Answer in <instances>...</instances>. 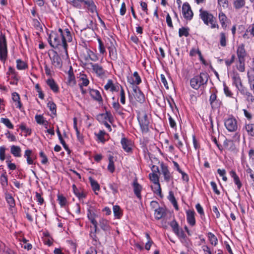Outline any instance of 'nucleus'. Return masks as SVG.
I'll list each match as a JSON object with an SVG mask.
<instances>
[{
  "mask_svg": "<svg viewBox=\"0 0 254 254\" xmlns=\"http://www.w3.org/2000/svg\"><path fill=\"white\" fill-rule=\"evenodd\" d=\"M0 179L1 184L3 187H6L8 185V178L6 172L1 175Z\"/></svg>",
  "mask_w": 254,
  "mask_h": 254,
  "instance_id": "54",
  "label": "nucleus"
},
{
  "mask_svg": "<svg viewBox=\"0 0 254 254\" xmlns=\"http://www.w3.org/2000/svg\"><path fill=\"white\" fill-rule=\"evenodd\" d=\"M108 170L111 173H114L115 170L114 162V157L111 155L109 157V164L108 165Z\"/></svg>",
  "mask_w": 254,
  "mask_h": 254,
  "instance_id": "44",
  "label": "nucleus"
},
{
  "mask_svg": "<svg viewBox=\"0 0 254 254\" xmlns=\"http://www.w3.org/2000/svg\"><path fill=\"white\" fill-rule=\"evenodd\" d=\"M227 18L225 14L222 12H221L219 14V19L220 21V22L221 24L222 27L224 29H226L227 27V25L225 23V21H226Z\"/></svg>",
  "mask_w": 254,
  "mask_h": 254,
  "instance_id": "42",
  "label": "nucleus"
},
{
  "mask_svg": "<svg viewBox=\"0 0 254 254\" xmlns=\"http://www.w3.org/2000/svg\"><path fill=\"white\" fill-rule=\"evenodd\" d=\"M68 75L67 84L71 86L75 85L76 84V80L71 66H70L69 69L68 71Z\"/></svg>",
  "mask_w": 254,
  "mask_h": 254,
  "instance_id": "22",
  "label": "nucleus"
},
{
  "mask_svg": "<svg viewBox=\"0 0 254 254\" xmlns=\"http://www.w3.org/2000/svg\"><path fill=\"white\" fill-rule=\"evenodd\" d=\"M186 214H187V220L188 223L191 226H194L195 225L194 211L193 210L189 209L186 211Z\"/></svg>",
  "mask_w": 254,
  "mask_h": 254,
  "instance_id": "17",
  "label": "nucleus"
},
{
  "mask_svg": "<svg viewBox=\"0 0 254 254\" xmlns=\"http://www.w3.org/2000/svg\"><path fill=\"white\" fill-rule=\"evenodd\" d=\"M36 200L38 202V204L42 205L44 202V198L42 197L41 194L38 192H36L35 193Z\"/></svg>",
  "mask_w": 254,
  "mask_h": 254,
  "instance_id": "64",
  "label": "nucleus"
},
{
  "mask_svg": "<svg viewBox=\"0 0 254 254\" xmlns=\"http://www.w3.org/2000/svg\"><path fill=\"white\" fill-rule=\"evenodd\" d=\"M245 129L250 135L254 136V124H246Z\"/></svg>",
  "mask_w": 254,
  "mask_h": 254,
  "instance_id": "47",
  "label": "nucleus"
},
{
  "mask_svg": "<svg viewBox=\"0 0 254 254\" xmlns=\"http://www.w3.org/2000/svg\"><path fill=\"white\" fill-rule=\"evenodd\" d=\"M161 173L164 176V181L167 183L173 179V177L169 171L168 167L163 162L160 163Z\"/></svg>",
  "mask_w": 254,
  "mask_h": 254,
  "instance_id": "12",
  "label": "nucleus"
},
{
  "mask_svg": "<svg viewBox=\"0 0 254 254\" xmlns=\"http://www.w3.org/2000/svg\"><path fill=\"white\" fill-rule=\"evenodd\" d=\"M132 186L133 187V191L135 195L137 196V198L141 199V191L142 190V187L138 183L136 179L134 180L132 184Z\"/></svg>",
  "mask_w": 254,
  "mask_h": 254,
  "instance_id": "20",
  "label": "nucleus"
},
{
  "mask_svg": "<svg viewBox=\"0 0 254 254\" xmlns=\"http://www.w3.org/2000/svg\"><path fill=\"white\" fill-rule=\"evenodd\" d=\"M46 83L54 92L58 93L59 92V86L53 78L47 79Z\"/></svg>",
  "mask_w": 254,
  "mask_h": 254,
  "instance_id": "24",
  "label": "nucleus"
},
{
  "mask_svg": "<svg viewBox=\"0 0 254 254\" xmlns=\"http://www.w3.org/2000/svg\"><path fill=\"white\" fill-rule=\"evenodd\" d=\"M199 12L200 18L205 24L208 25L210 24L211 28H219V25L217 24L216 18L211 13L202 8L199 10Z\"/></svg>",
  "mask_w": 254,
  "mask_h": 254,
  "instance_id": "4",
  "label": "nucleus"
},
{
  "mask_svg": "<svg viewBox=\"0 0 254 254\" xmlns=\"http://www.w3.org/2000/svg\"><path fill=\"white\" fill-rule=\"evenodd\" d=\"M112 105L117 114L121 116H123L125 114L123 112L124 109L120 105L118 101L113 102Z\"/></svg>",
  "mask_w": 254,
  "mask_h": 254,
  "instance_id": "29",
  "label": "nucleus"
},
{
  "mask_svg": "<svg viewBox=\"0 0 254 254\" xmlns=\"http://www.w3.org/2000/svg\"><path fill=\"white\" fill-rule=\"evenodd\" d=\"M106 132L104 130H100L98 134H97L98 139L102 142L104 143L106 141V139L104 138V135Z\"/></svg>",
  "mask_w": 254,
  "mask_h": 254,
  "instance_id": "60",
  "label": "nucleus"
},
{
  "mask_svg": "<svg viewBox=\"0 0 254 254\" xmlns=\"http://www.w3.org/2000/svg\"><path fill=\"white\" fill-rule=\"evenodd\" d=\"M5 199L7 203L11 208H13L15 206V203L14 198L12 197L11 194L6 193L5 196Z\"/></svg>",
  "mask_w": 254,
  "mask_h": 254,
  "instance_id": "41",
  "label": "nucleus"
},
{
  "mask_svg": "<svg viewBox=\"0 0 254 254\" xmlns=\"http://www.w3.org/2000/svg\"><path fill=\"white\" fill-rule=\"evenodd\" d=\"M21 149L18 146L12 145L10 146V153L16 157H20L21 154Z\"/></svg>",
  "mask_w": 254,
  "mask_h": 254,
  "instance_id": "30",
  "label": "nucleus"
},
{
  "mask_svg": "<svg viewBox=\"0 0 254 254\" xmlns=\"http://www.w3.org/2000/svg\"><path fill=\"white\" fill-rule=\"evenodd\" d=\"M113 212L115 217L118 219L120 218L123 215V212L119 205H114L113 206Z\"/></svg>",
  "mask_w": 254,
  "mask_h": 254,
  "instance_id": "43",
  "label": "nucleus"
},
{
  "mask_svg": "<svg viewBox=\"0 0 254 254\" xmlns=\"http://www.w3.org/2000/svg\"><path fill=\"white\" fill-rule=\"evenodd\" d=\"M88 45L89 42L86 43L85 41L80 42V52H81L80 56L84 61L83 62L80 60V62L85 65L87 64L89 60L93 61H96L97 60V57L93 52L88 48Z\"/></svg>",
  "mask_w": 254,
  "mask_h": 254,
  "instance_id": "2",
  "label": "nucleus"
},
{
  "mask_svg": "<svg viewBox=\"0 0 254 254\" xmlns=\"http://www.w3.org/2000/svg\"><path fill=\"white\" fill-rule=\"evenodd\" d=\"M98 42L99 43V49L100 53L102 54H104L106 53L104 43L100 38H98Z\"/></svg>",
  "mask_w": 254,
  "mask_h": 254,
  "instance_id": "61",
  "label": "nucleus"
},
{
  "mask_svg": "<svg viewBox=\"0 0 254 254\" xmlns=\"http://www.w3.org/2000/svg\"><path fill=\"white\" fill-rule=\"evenodd\" d=\"M220 44L223 47H226L227 45V36L224 32L220 33Z\"/></svg>",
  "mask_w": 254,
  "mask_h": 254,
  "instance_id": "48",
  "label": "nucleus"
},
{
  "mask_svg": "<svg viewBox=\"0 0 254 254\" xmlns=\"http://www.w3.org/2000/svg\"><path fill=\"white\" fill-rule=\"evenodd\" d=\"M237 55L239 60H245L247 53L245 49V45L244 44H241L238 46Z\"/></svg>",
  "mask_w": 254,
  "mask_h": 254,
  "instance_id": "16",
  "label": "nucleus"
},
{
  "mask_svg": "<svg viewBox=\"0 0 254 254\" xmlns=\"http://www.w3.org/2000/svg\"><path fill=\"white\" fill-rule=\"evenodd\" d=\"M231 78L233 81V84L236 87L242 83L239 73L236 71H233L231 73Z\"/></svg>",
  "mask_w": 254,
  "mask_h": 254,
  "instance_id": "21",
  "label": "nucleus"
},
{
  "mask_svg": "<svg viewBox=\"0 0 254 254\" xmlns=\"http://www.w3.org/2000/svg\"><path fill=\"white\" fill-rule=\"evenodd\" d=\"M150 180L154 184H160L159 182V177L157 173H150L149 174Z\"/></svg>",
  "mask_w": 254,
  "mask_h": 254,
  "instance_id": "55",
  "label": "nucleus"
},
{
  "mask_svg": "<svg viewBox=\"0 0 254 254\" xmlns=\"http://www.w3.org/2000/svg\"><path fill=\"white\" fill-rule=\"evenodd\" d=\"M16 62V68L18 70H24L28 68V66L27 63L21 59H17Z\"/></svg>",
  "mask_w": 254,
  "mask_h": 254,
  "instance_id": "39",
  "label": "nucleus"
},
{
  "mask_svg": "<svg viewBox=\"0 0 254 254\" xmlns=\"http://www.w3.org/2000/svg\"><path fill=\"white\" fill-rule=\"evenodd\" d=\"M87 216L91 223L93 224L94 228H95V232H97L99 231V229L97 227L98 222L95 219L96 214L94 213H92L91 211L88 210Z\"/></svg>",
  "mask_w": 254,
  "mask_h": 254,
  "instance_id": "23",
  "label": "nucleus"
},
{
  "mask_svg": "<svg viewBox=\"0 0 254 254\" xmlns=\"http://www.w3.org/2000/svg\"><path fill=\"white\" fill-rule=\"evenodd\" d=\"M245 5V0H234V7L237 9L242 8Z\"/></svg>",
  "mask_w": 254,
  "mask_h": 254,
  "instance_id": "49",
  "label": "nucleus"
},
{
  "mask_svg": "<svg viewBox=\"0 0 254 254\" xmlns=\"http://www.w3.org/2000/svg\"><path fill=\"white\" fill-rule=\"evenodd\" d=\"M209 76L206 72H200L199 75L194 76L190 80V86L195 90L201 87H204L207 84Z\"/></svg>",
  "mask_w": 254,
  "mask_h": 254,
  "instance_id": "3",
  "label": "nucleus"
},
{
  "mask_svg": "<svg viewBox=\"0 0 254 254\" xmlns=\"http://www.w3.org/2000/svg\"><path fill=\"white\" fill-rule=\"evenodd\" d=\"M245 60H239V64L237 66V69L241 72L245 71Z\"/></svg>",
  "mask_w": 254,
  "mask_h": 254,
  "instance_id": "59",
  "label": "nucleus"
},
{
  "mask_svg": "<svg viewBox=\"0 0 254 254\" xmlns=\"http://www.w3.org/2000/svg\"><path fill=\"white\" fill-rule=\"evenodd\" d=\"M48 41L52 47L59 50L58 52L63 58L68 57L67 42L72 41L71 33L68 29L65 28L63 30L60 28L57 32L51 31Z\"/></svg>",
  "mask_w": 254,
  "mask_h": 254,
  "instance_id": "1",
  "label": "nucleus"
},
{
  "mask_svg": "<svg viewBox=\"0 0 254 254\" xmlns=\"http://www.w3.org/2000/svg\"><path fill=\"white\" fill-rule=\"evenodd\" d=\"M89 181L93 190L97 194L98 193L96 192V191L100 190V188L99 184L96 180L92 179L91 177H90Z\"/></svg>",
  "mask_w": 254,
  "mask_h": 254,
  "instance_id": "37",
  "label": "nucleus"
},
{
  "mask_svg": "<svg viewBox=\"0 0 254 254\" xmlns=\"http://www.w3.org/2000/svg\"><path fill=\"white\" fill-rule=\"evenodd\" d=\"M229 174L230 176L233 179L234 182L237 186L238 190H240L242 187V183L240 181L239 177L233 170H231Z\"/></svg>",
  "mask_w": 254,
  "mask_h": 254,
  "instance_id": "18",
  "label": "nucleus"
},
{
  "mask_svg": "<svg viewBox=\"0 0 254 254\" xmlns=\"http://www.w3.org/2000/svg\"><path fill=\"white\" fill-rule=\"evenodd\" d=\"M190 28L189 27H183L179 30V36L181 37L183 36L188 37L189 36Z\"/></svg>",
  "mask_w": 254,
  "mask_h": 254,
  "instance_id": "45",
  "label": "nucleus"
},
{
  "mask_svg": "<svg viewBox=\"0 0 254 254\" xmlns=\"http://www.w3.org/2000/svg\"><path fill=\"white\" fill-rule=\"evenodd\" d=\"M0 122L1 123H3L7 128L9 129L13 128L14 126L8 119L2 118L0 119Z\"/></svg>",
  "mask_w": 254,
  "mask_h": 254,
  "instance_id": "52",
  "label": "nucleus"
},
{
  "mask_svg": "<svg viewBox=\"0 0 254 254\" xmlns=\"http://www.w3.org/2000/svg\"><path fill=\"white\" fill-rule=\"evenodd\" d=\"M133 95L136 100L139 103H143L145 101V97L139 87L136 85L133 86Z\"/></svg>",
  "mask_w": 254,
  "mask_h": 254,
  "instance_id": "13",
  "label": "nucleus"
},
{
  "mask_svg": "<svg viewBox=\"0 0 254 254\" xmlns=\"http://www.w3.org/2000/svg\"><path fill=\"white\" fill-rule=\"evenodd\" d=\"M89 94L92 98L98 102L100 104H103V100L99 91L96 89L89 88Z\"/></svg>",
  "mask_w": 254,
  "mask_h": 254,
  "instance_id": "14",
  "label": "nucleus"
},
{
  "mask_svg": "<svg viewBox=\"0 0 254 254\" xmlns=\"http://www.w3.org/2000/svg\"><path fill=\"white\" fill-rule=\"evenodd\" d=\"M98 223L100 227L103 230L106 231L110 230L109 222L106 219L100 218Z\"/></svg>",
  "mask_w": 254,
  "mask_h": 254,
  "instance_id": "32",
  "label": "nucleus"
},
{
  "mask_svg": "<svg viewBox=\"0 0 254 254\" xmlns=\"http://www.w3.org/2000/svg\"><path fill=\"white\" fill-rule=\"evenodd\" d=\"M217 93L216 90H212L209 99L211 107L213 110L219 109L223 105L222 102L218 98Z\"/></svg>",
  "mask_w": 254,
  "mask_h": 254,
  "instance_id": "7",
  "label": "nucleus"
},
{
  "mask_svg": "<svg viewBox=\"0 0 254 254\" xmlns=\"http://www.w3.org/2000/svg\"><path fill=\"white\" fill-rule=\"evenodd\" d=\"M109 188L112 190L113 193L116 194L118 193L119 184L117 183H112L109 184Z\"/></svg>",
  "mask_w": 254,
  "mask_h": 254,
  "instance_id": "53",
  "label": "nucleus"
},
{
  "mask_svg": "<svg viewBox=\"0 0 254 254\" xmlns=\"http://www.w3.org/2000/svg\"><path fill=\"white\" fill-rule=\"evenodd\" d=\"M209 240L212 245L216 246L217 244L218 240L216 237L211 232L208 233Z\"/></svg>",
  "mask_w": 254,
  "mask_h": 254,
  "instance_id": "50",
  "label": "nucleus"
},
{
  "mask_svg": "<svg viewBox=\"0 0 254 254\" xmlns=\"http://www.w3.org/2000/svg\"><path fill=\"white\" fill-rule=\"evenodd\" d=\"M48 55L51 60L52 64L57 68H61L63 65L62 60L60 57L61 56L59 52L52 49L48 52Z\"/></svg>",
  "mask_w": 254,
  "mask_h": 254,
  "instance_id": "6",
  "label": "nucleus"
},
{
  "mask_svg": "<svg viewBox=\"0 0 254 254\" xmlns=\"http://www.w3.org/2000/svg\"><path fill=\"white\" fill-rule=\"evenodd\" d=\"M12 99L15 103L16 108L21 109L22 106V104L20 101V98L19 95L16 92H13L12 93Z\"/></svg>",
  "mask_w": 254,
  "mask_h": 254,
  "instance_id": "31",
  "label": "nucleus"
},
{
  "mask_svg": "<svg viewBox=\"0 0 254 254\" xmlns=\"http://www.w3.org/2000/svg\"><path fill=\"white\" fill-rule=\"evenodd\" d=\"M224 125L227 129L230 132L235 131L238 128L237 121L232 116H230L227 119H225Z\"/></svg>",
  "mask_w": 254,
  "mask_h": 254,
  "instance_id": "9",
  "label": "nucleus"
},
{
  "mask_svg": "<svg viewBox=\"0 0 254 254\" xmlns=\"http://www.w3.org/2000/svg\"><path fill=\"white\" fill-rule=\"evenodd\" d=\"M24 157L26 158L27 163L29 165L34 164L33 153L32 151L30 149H27L25 151Z\"/></svg>",
  "mask_w": 254,
  "mask_h": 254,
  "instance_id": "27",
  "label": "nucleus"
},
{
  "mask_svg": "<svg viewBox=\"0 0 254 254\" xmlns=\"http://www.w3.org/2000/svg\"><path fill=\"white\" fill-rule=\"evenodd\" d=\"M47 107L49 108L52 113L56 115L57 114V106L53 101H49L47 104Z\"/></svg>",
  "mask_w": 254,
  "mask_h": 254,
  "instance_id": "51",
  "label": "nucleus"
},
{
  "mask_svg": "<svg viewBox=\"0 0 254 254\" xmlns=\"http://www.w3.org/2000/svg\"><path fill=\"white\" fill-rule=\"evenodd\" d=\"M155 187H152V190L154 193L158 195L161 198L163 197V195L161 192V188L160 184H154Z\"/></svg>",
  "mask_w": 254,
  "mask_h": 254,
  "instance_id": "46",
  "label": "nucleus"
},
{
  "mask_svg": "<svg viewBox=\"0 0 254 254\" xmlns=\"http://www.w3.org/2000/svg\"><path fill=\"white\" fill-rule=\"evenodd\" d=\"M247 76L250 88L254 93V68H251L248 71Z\"/></svg>",
  "mask_w": 254,
  "mask_h": 254,
  "instance_id": "19",
  "label": "nucleus"
},
{
  "mask_svg": "<svg viewBox=\"0 0 254 254\" xmlns=\"http://www.w3.org/2000/svg\"><path fill=\"white\" fill-rule=\"evenodd\" d=\"M243 95L246 97L247 100L248 101H250L251 102H254V96L251 92L249 91V90H247L246 92H245V93L243 94Z\"/></svg>",
  "mask_w": 254,
  "mask_h": 254,
  "instance_id": "62",
  "label": "nucleus"
},
{
  "mask_svg": "<svg viewBox=\"0 0 254 254\" xmlns=\"http://www.w3.org/2000/svg\"><path fill=\"white\" fill-rule=\"evenodd\" d=\"M224 86V92L227 97L230 98H234L233 93L232 92L229 88L226 85L225 83L223 84Z\"/></svg>",
  "mask_w": 254,
  "mask_h": 254,
  "instance_id": "57",
  "label": "nucleus"
},
{
  "mask_svg": "<svg viewBox=\"0 0 254 254\" xmlns=\"http://www.w3.org/2000/svg\"><path fill=\"white\" fill-rule=\"evenodd\" d=\"M8 55L7 41L5 34L0 32V60L3 63L7 60Z\"/></svg>",
  "mask_w": 254,
  "mask_h": 254,
  "instance_id": "5",
  "label": "nucleus"
},
{
  "mask_svg": "<svg viewBox=\"0 0 254 254\" xmlns=\"http://www.w3.org/2000/svg\"><path fill=\"white\" fill-rule=\"evenodd\" d=\"M80 7L92 13H97V7L93 0H80Z\"/></svg>",
  "mask_w": 254,
  "mask_h": 254,
  "instance_id": "10",
  "label": "nucleus"
},
{
  "mask_svg": "<svg viewBox=\"0 0 254 254\" xmlns=\"http://www.w3.org/2000/svg\"><path fill=\"white\" fill-rule=\"evenodd\" d=\"M168 199L169 201L172 203L173 205L174 206L175 209L176 210H179V206L178 205L177 201L175 198V197L174 195V193L172 191H170L169 193V196H168Z\"/></svg>",
  "mask_w": 254,
  "mask_h": 254,
  "instance_id": "33",
  "label": "nucleus"
},
{
  "mask_svg": "<svg viewBox=\"0 0 254 254\" xmlns=\"http://www.w3.org/2000/svg\"><path fill=\"white\" fill-rule=\"evenodd\" d=\"M93 71L99 76L103 75L105 74L104 70L102 66L97 64L90 63Z\"/></svg>",
  "mask_w": 254,
  "mask_h": 254,
  "instance_id": "26",
  "label": "nucleus"
},
{
  "mask_svg": "<svg viewBox=\"0 0 254 254\" xmlns=\"http://www.w3.org/2000/svg\"><path fill=\"white\" fill-rule=\"evenodd\" d=\"M174 233L182 243L186 241L187 236L182 228H179V230L175 231Z\"/></svg>",
  "mask_w": 254,
  "mask_h": 254,
  "instance_id": "36",
  "label": "nucleus"
},
{
  "mask_svg": "<svg viewBox=\"0 0 254 254\" xmlns=\"http://www.w3.org/2000/svg\"><path fill=\"white\" fill-rule=\"evenodd\" d=\"M108 49L109 52V56L111 60L113 61L117 60L118 59V55L116 47L114 45L112 44L111 46L108 47Z\"/></svg>",
  "mask_w": 254,
  "mask_h": 254,
  "instance_id": "28",
  "label": "nucleus"
},
{
  "mask_svg": "<svg viewBox=\"0 0 254 254\" xmlns=\"http://www.w3.org/2000/svg\"><path fill=\"white\" fill-rule=\"evenodd\" d=\"M182 13L184 17L187 20H190L193 17V14L191 7L188 2H185L182 6Z\"/></svg>",
  "mask_w": 254,
  "mask_h": 254,
  "instance_id": "11",
  "label": "nucleus"
},
{
  "mask_svg": "<svg viewBox=\"0 0 254 254\" xmlns=\"http://www.w3.org/2000/svg\"><path fill=\"white\" fill-rule=\"evenodd\" d=\"M57 201L61 207H64L67 202L66 198L60 192L57 194Z\"/></svg>",
  "mask_w": 254,
  "mask_h": 254,
  "instance_id": "35",
  "label": "nucleus"
},
{
  "mask_svg": "<svg viewBox=\"0 0 254 254\" xmlns=\"http://www.w3.org/2000/svg\"><path fill=\"white\" fill-rule=\"evenodd\" d=\"M165 214V210L163 208L159 207L155 210V217L157 220L161 219Z\"/></svg>",
  "mask_w": 254,
  "mask_h": 254,
  "instance_id": "38",
  "label": "nucleus"
},
{
  "mask_svg": "<svg viewBox=\"0 0 254 254\" xmlns=\"http://www.w3.org/2000/svg\"><path fill=\"white\" fill-rule=\"evenodd\" d=\"M121 143L123 149L126 152L129 153L132 151L131 141L130 140L128 139L126 137H123Z\"/></svg>",
  "mask_w": 254,
  "mask_h": 254,
  "instance_id": "15",
  "label": "nucleus"
},
{
  "mask_svg": "<svg viewBox=\"0 0 254 254\" xmlns=\"http://www.w3.org/2000/svg\"><path fill=\"white\" fill-rule=\"evenodd\" d=\"M133 76L135 77V80L133 79H128V81L132 85L136 84L139 85L141 82V79L137 71H135L133 74Z\"/></svg>",
  "mask_w": 254,
  "mask_h": 254,
  "instance_id": "34",
  "label": "nucleus"
},
{
  "mask_svg": "<svg viewBox=\"0 0 254 254\" xmlns=\"http://www.w3.org/2000/svg\"><path fill=\"white\" fill-rule=\"evenodd\" d=\"M6 74L10 75L11 74V78L15 80H19V78L18 77V72H16L14 68H13L11 66H9L8 67V70L6 73Z\"/></svg>",
  "mask_w": 254,
  "mask_h": 254,
  "instance_id": "40",
  "label": "nucleus"
},
{
  "mask_svg": "<svg viewBox=\"0 0 254 254\" xmlns=\"http://www.w3.org/2000/svg\"><path fill=\"white\" fill-rule=\"evenodd\" d=\"M80 81H82V83L80 84V85L87 86L89 83V81L87 79V76L84 74H81L80 73Z\"/></svg>",
  "mask_w": 254,
  "mask_h": 254,
  "instance_id": "56",
  "label": "nucleus"
},
{
  "mask_svg": "<svg viewBox=\"0 0 254 254\" xmlns=\"http://www.w3.org/2000/svg\"><path fill=\"white\" fill-rule=\"evenodd\" d=\"M169 225L172 228L173 232H175V231L179 230V229L180 228L178 223L175 219L171 221Z\"/></svg>",
  "mask_w": 254,
  "mask_h": 254,
  "instance_id": "63",
  "label": "nucleus"
},
{
  "mask_svg": "<svg viewBox=\"0 0 254 254\" xmlns=\"http://www.w3.org/2000/svg\"><path fill=\"white\" fill-rule=\"evenodd\" d=\"M104 88L106 90H110L111 92H117L119 90V86H115L113 84V80L112 79H109L107 83L104 86Z\"/></svg>",
  "mask_w": 254,
  "mask_h": 254,
  "instance_id": "25",
  "label": "nucleus"
},
{
  "mask_svg": "<svg viewBox=\"0 0 254 254\" xmlns=\"http://www.w3.org/2000/svg\"><path fill=\"white\" fill-rule=\"evenodd\" d=\"M137 119L143 133H147L149 131V125L150 122L149 121L148 116L145 113L138 115Z\"/></svg>",
  "mask_w": 254,
  "mask_h": 254,
  "instance_id": "8",
  "label": "nucleus"
},
{
  "mask_svg": "<svg viewBox=\"0 0 254 254\" xmlns=\"http://www.w3.org/2000/svg\"><path fill=\"white\" fill-rule=\"evenodd\" d=\"M35 120L37 124L41 125L44 124L45 123L48 124V122L46 120H45L43 115H36L35 117Z\"/></svg>",
  "mask_w": 254,
  "mask_h": 254,
  "instance_id": "58",
  "label": "nucleus"
}]
</instances>
